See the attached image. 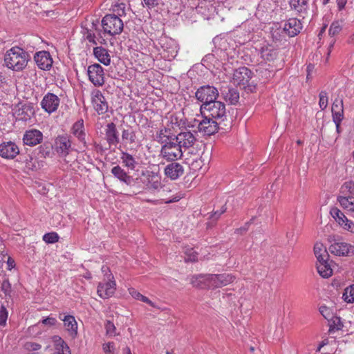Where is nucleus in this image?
Segmentation results:
<instances>
[{
  "label": "nucleus",
  "instance_id": "obj_6",
  "mask_svg": "<svg viewBox=\"0 0 354 354\" xmlns=\"http://www.w3.org/2000/svg\"><path fill=\"white\" fill-rule=\"evenodd\" d=\"M219 93L217 88L211 85L200 86L195 93V97L202 103L201 106L209 105L216 101Z\"/></svg>",
  "mask_w": 354,
  "mask_h": 354
},
{
  "label": "nucleus",
  "instance_id": "obj_9",
  "mask_svg": "<svg viewBox=\"0 0 354 354\" xmlns=\"http://www.w3.org/2000/svg\"><path fill=\"white\" fill-rule=\"evenodd\" d=\"M159 44L162 49L161 54L165 59L171 60L176 57L178 54V46L174 39L162 36L159 39Z\"/></svg>",
  "mask_w": 354,
  "mask_h": 354
},
{
  "label": "nucleus",
  "instance_id": "obj_35",
  "mask_svg": "<svg viewBox=\"0 0 354 354\" xmlns=\"http://www.w3.org/2000/svg\"><path fill=\"white\" fill-rule=\"evenodd\" d=\"M120 158L123 165L131 170H134L138 165L136 158L131 154L126 151L121 152Z\"/></svg>",
  "mask_w": 354,
  "mask_h": 354
},
{
  "label": "nucleus",
  "instance_id": "obj_8",
  "mask_svg": "<svg viewBox=\"0 0 354 354\" xmlns=\"http://www.w3.org/2000/svg\"><path fill=\"white\" fill-rule=\"evenodd\" d=\"M53 147L59 156H67L73 150L71 136L66 133L58 135L55 139Z\"/></svg>",
  "mask_w": 354,
  "mask_h": 354
},
{
  "label": "nucleus",
  "instance_id": "obj_26",
  "mask_svg": "<svg viewBox=\"0 0 354 354\" xmlns=\"http://www.w3.org/2000/svg\"><path fill=\"white\" fill-rule=\"evenodd\" d=\"M115 281L109 279V281L100 283L97 286V295L102 299L111 297L115 290Z\"/></svg>",
  "mask_w": 354,
  "mask_h": 354
},
{
  "label": "nucleus",
  "instance_id": "obj_40",
  "mask_svg": "<svg viewBox=\"0 0 354 354\" xmlns=\"http://www.w3.org/2000/svg\"><path fill=\"white\" fill-rule=\"evenodd\" d=\"M100 35V33H99ZM86 39L87 41H88L90 43H91L93 45H97L99 44H105L106 40L102 38L101 35H99V37H97L94 33L91 32V31H88L86 35Z\"/></svg>",
  "mask_w": 354,
  "mask_h": 354
},
{
  "label": "nucleus",
  "instance_id": "obj_56",
  "mask_svg": "<svg viewBox=\"0 0 354 354\" xmlns=\"http://www.w3.org/2000/svg\"><path fill=\"white\" fill-rule=\"evenodd\" d=\"M102 348L104 352L106 354H113L114 351V343L113 342H108L105 343L102 346Z\"/></svg>",
  "mask_w": 354,
  "mask_h": 354
},
{
  "label": "nucleus",
  "instance_id": "obj_1",
  "mask_svg": "<svg viewBox=\"0 0 354 354\" xmlns=\"http://www.w3.org/2000/svg\"><path fill=\"white\" fill-rule=\"evenodd\" d=\"M235 277L227 273L220 274H200L192 276L190 283L201 288H216L227 286L234 281Z\"/></svg>",
  "mask_w": 354,
  "mask_h": 354
},
{
  "label": "nucleus",
  "instance_id": "obj_17",
  "mask_svg": "<svg viewBox=\"0 0 354 354\" xmlns=\"http://www.w3.org/2000/svg\"><path fill=\"white\" fill-rule=\"evenodd\" d=\"M329 251L337 256H348L354 253V247L346 242L335 241L330 245Z\"/></svg>",
  "mask_w": 354,
  "mask_h": 354
},
{
  "label": "nucleus",
  "instance_id": "obj_31",
  "mask_svg": "<svg viewBox=\"0 0 354 354\" xmlns=\"http://www.w3.org/2000/svg\"><path fill=\"white\" fill-rule=\"evenodd\" d=\"M93 54L95 57L105 66H108L111 63V57L108 50L102 47H95L93 48Z\"/></svg>",
  "mask_w": 354,
  "mask_h": 354
},
{
  "label": "nucleus",
  "instance_id": "obj_34",
  "mask_svg": "<svg viewBox=\"0 0 354 354\" xmlns=\"http://www.w3.org/2000/svg\"><path fill=\"white\" fill-rule=\"evenodd\" d=\"M317 270L320 276L324 278H328L331 276L333 270L328 263V259H323L317 261Z\"/></svg>",
  "mask_w": 354,
  "mask_h": 354
},
{
  "label": "nucleus",
  "instance_id": "obj_12",
  "mask_svg": "<svg viewBox=\"0 0 354 354\" xmlns=\"http://www.w3.org/2000/svg\"><path fill=\"white\" fill-rule=\"evenodd\" d=\"M91 103L97 114H104L108 111V102L100 90L95 89L91 92Z\"/></svg>",
  "mask_w": 354,
  "mask_h": 354
},
{
  "label": "nucleus",
  "instance_id": "obj_50",
  "mask_svg": "<svg viewBox=\"0 0 354 354\" xmlns=\"http://www.w3.org/2000/svg\"><path fill=\"white\" fill-rule=\"evenodd\" d=\"M8 313L6 308L3 306H1L0 308V326H6L8 319Z\"/></svg>",
  "mask_w": 354,
  "mask_h": 354
},
{
  "label": "nucleus",
  "instance_id": "obj_54",
  "mask_svg": "<svg viewBox=\"0 0 354 354\" xmlns=\"http://www.w3.org/2000/svg\"><path fill=\"white\" fill-rule=\"evenodd\" d=\"M160 0H142V5L147 9H152L159 4Z\"/></svg>",
  "mask_w": 354,
  "mask_h": 354
},
{
  "label": "nucleus",
  "instance_id": "obj_42",
  "mask_svg": "<svg viewBox=\"0 0 354 354\" xmlns=\"http://www.w3.org/2000/svg\"><path fill=\"white\" fill-rule=\"evenodd\" d=\"M343 299L347 303L354 302V285L350 286L344 290Z\"/></svg>",
  "mask_w": 354,
  "mask_h": 354
},
{
  "label": "nucleus",
  "instance_id": "obj_41",
  "mask_svg": "<svg viewBox=\"0 0 354 354\" xmlns=\"http://www.w3.org/2000/svg\"><path fill=\"white\" fill-rule=\"evenodd\" d=\"M111 10L113 12L111 15H115L121 17L125 15V4L124 3H116L111 6Z\"/></svg>",
  "mask_w": 354,
  "mask_h": 354
},
{
  "label": "nucleus",
  "instance_id": "obj_10",
  "mask_svg": "<svg viewBox=\"0 0 354 354\" xmlns=\"http://www.w3.org/2000/svg\"><path fill=\"white\" fill-rule=\"evenodd\" d=\"M196 136V132H192L190 130L185 129L175 136L174 140H176L182 150H186L194 147L195 143L197 142Z\"/></svg>",
  "mask_w": 354,
  "mask_h": 354
},
{
  "label": "nucleus",
  "instance_id": "obj_39",
  "mask_svg": "<svg viewBox=\"0 0 354 354\" xmlns=\"http://www.w3.org/2000/svg\"><path fill=\"white\" fill-rule=\"evenodd\" d=\"M330 213L333 218L337 223H338L340 226L344 224L345 218H347L346 216L337 207L331 208Z\"/></svg>",
  "mask_w": 354,
  "mask_h": 354
},
{
  "label": "nucleus",
  "instance_id": "obj_19",
  "mask_svg": "<svg viewBox=\"0 0 354 354\" xmlns=\"http://www.w3.org/2000/svg\"><path fill=\"white\" fill-rule=\"evenodd\" d=\"M19 153L18 146L12 141L0 144V156L6 159H13Z\"/></svg>",
  "mask_w": 354,
  "mask_h": 354
},
{
  "label": "nucleus",
  "instance_id": "obj_60",
  "mask_svg": "<svg viewBox=\"0 0 354 354\" xmlns=\"http://www.w3.org/2000/svg\"><path fill=\"white\" fill-rule=\"evenodd\" d=\"M57 320L53 317H47L42 320V324L45 325L53 326L56 324Z\"/></svg>",
  "mask_w": 354,
  "mask_h": 354
},
{
  "label": "nucleus",
  "instance_id": "obj_48",
  "mask_svg": "<svg viewBox=\"0 0 354 354\" xmlns=\"http://www.w3.org/2000/svg\"><path fill=\"white\" fill-rule=\"evenodd\" d=\"M344 110V102L342 99H335L332 104L331 112Z\"/></svg>",
  "mask_w": 354,
  "mask_h": 354
},
{
  "label": "nucleus",
  "instance_id": "obj_53",
  "mask_svg": "<svg viewBox=\"0 0 354 354\" xmlns=\"http://www.w3.org/2000/svg\"><path fill=\"white\" fill-rule=\"evenodd\" d=\"M41 347V346L40 344L35 343V342H26L24 344L25 349L27 351H37V350L40 349Z\"/></svg>",
  "mask_w": 354,
  "mask_h": 354
},
{
  "label": "nucleus",
  "instance_id": "obj_59",
  "mask_svg": "<svg viewBox=\"0 0 354 354\" xmlns=\"http://www.w3.org/2000/svg\"><path fill=\"white\" fill-rule=\"evenodd\" d=\"M319 312L326 319H328L330 316V310L326 306H321L319 308Z\"/></svg>",
  "mask_w": 354,
  "mask_h": 354
},
{
  "label": "nucleus",
  "instance_id": "obj_57",
  "mask_svg": "<svg viewBox=\"0 0 354 354\" xmlns=\"http://www.w3.org/2000/svg\"><path fill=\"white\" fill-rule=\"evenodd\" d=\"M1 290L6 294L9 295L11 292V285L8 280L3 281L1 283Z\"/></svg>",
  "mask_w": 354,
  "mask_h": 354
},
{
  "label": "nucleus",
  "instance_id": "obj_14",
  "mask_svg": "<svg viewBox=\"0 0 354 354\" xmlns=\"http://www.w3.org/2000/svg\"><path fill=\"white\" fill-rule=\"evenodd\" d=\"M44 136L41 131L36 129L26 130L23 136V142L25 145L34 147L41 144Z\"/></svg>",
  "mask_w": 354,
  "mask_h": 354
},
{
  "label": "nucleus",
  "instance_id": "obj_7",
  "mask_svg": "<svg viewBox=\"0 0 354 354\" xmlns=\"http://www.w3.org/2000/svg\"><path fill=\"white\" fill-rule=\"evenodd\" d=\"M183 152L176 140L162 145L160 156L167 162H174L183 157Z\"/></svg>",
  "mask_w": 354,
  "mask_h": 354
},
{
  "label": "nucleus",
  "instance_id": "obj_64",
  "mask_svg": "<svg viewBox=\"0 0 354 354\" xmlns=\"http://www.w3.org/2000/svg\"><path fill=\"white\" fill-rule=\"evenodd\" d=\"M7 263L10 270L14 268L15 266V261L10 257L8 258Z\"/></svg>",
  "mask_w": 354,
  "mask_h": 354
},
{
  "label": "nucleus",
  "instance_id": "obj_38",
  "mask_svg": "<svg viewBox=\"0 0 354 354\" xmlns=\"http://www.w3.org/2000/svg\"><path fill=\"white\" fill-rule=\"evenodd\" d=\"M343 196H348L354 198V182L352 180L345 182L340 188Z\"/></svg>",
  "mask_w": 354,
  "mask_h": 354
},
{
  "label": "nucleus",
  "instance_id": "obj_32",
  "mask_svg": "<svg viewBox=\"0 0 354 354\" xmlns=\"http://www.w3.org/2000/svg\"><path fill=\"white\" fill-rule=\"evenodd\" d=\"M290 8L301 15H306L308 10V0H290Z\"/></svg>",
  "mask_w": 354,
  "mask_h": 354
},
{
  "label": "nucleus",
  "instance_id": "obj_13",
  "mask_svg": "<svg viewBox=\"0 0 354 354\" xmlns=\"http://www.w3.org/2000/svg\"><path fill=\"white\" fill-rule=\"evenodd\" d=\"M60 104V99L54 93H47L41 101L40 105L42 109L48 114L55 112Z\"/></svg>",
  "mask_w": 354,
  "mask_h": 354
},
{
  "label": "nucleus",
  "instance_id": "obj_20",
  "mask_svg": "<svg viewBox=\"0 0 354 354\" xmlns=\"http://www.w3.org/2000/svg\"><path fill=\"white\" fill-rule=\"evenodd\" d=\"M34 59L38 68L41 70L48 71L52 67L53 59L47 51L43 50L36 53Z\"/></svg>",
  "mask_w": 354,
  "mask_h": 354
},
{
  "label": "nucleus",
  "instance_id": "obj_22",
  "mask_svg": "<svg viewBox=\"0 0 354 354\" xmlns=\"http://www.w3.org/2000/svg\"><path fill=\"white\" fill-rule=\"evenodd\" d=\"M164 174L166 177L175 180L183 175L184 167L179 162L174 161L165 167Z\"/></svg>",
  "mask_w": 354,
  "mask_h": 354
},
{
  "label": "nucleus",
  "instance_id": "obj_4",
  "mask_svg": "<svg viewBox=\"0 0 354 354\" xmlns=\"http://www.w3.org/2000/svg\"><path fill=\"white\" fill-rule=\"evenodd\" d=\"M102 33L104 35L115 36L120 35L124 28L122 19L115 15L107 14L102 19Z\"/></svg>",
  "mask_w": 354,
  "mask_h": 354
},
{
  "label": "nucleus",
  "instance_id": "obj_27",
  "mask_svg": "<svg viewBox=\"0 0 354 354\" xmlns=\"http://www.w3.org/2000/svg\"><path fill=\"white\" fill-rule=\"evenodd\" d=\"M278 53V49L270 44L263 46L260 50V56L266 62L274 61L277 59Z\"/></svg>",
  "mask_w": 354,
  "mask_h": 354
},
{
  "label": "nucleus",
  "instance_id": "obj_44",
  "mask_svg": "<svg viewBox=\"0 0 354 354\" xmlns=\"http://www.w3.org/2000/svg\"><path fill=\"white\" fill-rule=\"evenodd\" d=\"M319 106L321 110H325L328 106V93L326 91H322L319 95Z\"/></svg>",
  "mask_w": 354,
  "mask_h": 354
},
{
  "label": "nucleus",
  "instance_id": "obj_16",
  "mask_svg": "<svg viewBox=\"0 0 354 354\" xmlns=\"http://www.w3.org/2000/svg\"><path fill=\"white\" fill-rule=\"evenodd\" d=\"M221 124L217 120H213L204 116V119L198 125V131L205 136H211L217 132Z\"/></svg>",
  "mask_w": 354,
  "mask_h": 354
},
{
  "label": "nucleus",
  "instance_id": "obj_36",
  "mask_svg": "<svg viewBox=\"0 0 354 354\" xmlns=\"http://www.w3.org/2000/svg\"><path fill=\"white\" fill-rule=\"evenodd\" d=\"M337 201L339 203L341 207L349 212H353L354 210V198L348 196H339Z\"/></svg>",
  "mask_w": 354,
  "mask_h": 354
},
{
  "label": "nucleus",
  "instance_id": "obj_55",
  "mask_svg": "<svg viewBox=\"0 0 354 354\" xmlns=\"http://www.w3.org/2000/svg\"><path fill=\"white\" fill-rule=\"evenodd\" d=\"M344 230L354 233V223L352 221L345 218L344 224L341 225Z\"/></svg>",
  "mask_w": 354,
  "mask_h": 354
},
{
  "label": "nucleus",
  "instance_id": "obj_15",
  "mask_svg": "<svg viewBox=\"0 0 354 354\" xmlns=\"http://www.w3.org/2000/svg\"><path fill=\"white\" fill-rule=\"evenodd\" d=\"M252 71L247 67H240L233 73L232 82L239 86L245 85L252 79Z\"/></svg>",
  "mask_w": 354,
  "mask_h": 354
},
{
  "label": "nucleus",
  "instance_id": "obj_11",
  "mask_svg": "<svg viewBox=\"0 0 354 354\" xmlns=\"http://www.w3.org/2000/svg\"><path fill=\"white\" fill-rule=\"evenodd\" d=\"M87 73L89 80L95 86H102L104 84V68L99 64L90 65Z\"/></svg>",
  "mask_w": 354,
  "mask_h": 354
},
{
  "label": "nucleus",
  "instance_id": "obj_37",
  "mask_svg": "<svg viewBox=\"0 0 354 354\" xmlns=\"http://www.w3.org/2000/svg\"><path fill=\"white\" fill-rule=\"evenodd\" d=\"M314 253L317 261L328 259V254L327 252L326 248L321 243H315L314 246Z\"/></svg>",
  "mask_w": 354,
  "mask_h": 354
},
{
  "label": "nucleus",
  "instance_id": "obj_43",
  "mask_svg": "<svg viewBox=\"0 0 354 354\" xmlns=\"http://www.w3.org/2000/svg\"><path fill=\"white\" fill-rule=\"evenodd\" d=\"M59 236L57 232L46 233L43 236V241L48 244H53L59 241Z\"/></svg>",
  "mask_w": 354,
  "mask_h": 354
},
{
  "label": "nucleus",
  "instance_id": "obj_46",
  "mask_svg": "<svg viewBox=\"0 0 354 354\" xmlns=\"http://www.w3.org/2000/svg\"><path fill=\"white\" fill-rule=\"evenodd\" d=\"M104 327H105L106 333L107 335H109L110 337H113V336L115 335L116 328L112 322L106 321Z\"/></svg>",
  "mask_w": 354,
  "mask_h": 354
},
{
  "label": "nucleus",
  "instance_id": "obj_52",
  "mask_svg": "<svg viewBox=\"0 0 354 354\" xmlns=\"http://www.w3.org/2000/svg\"><path fill=\"white\" fill-rule=\"evenodd\" d=\"M129 293L134 299L142 301L143 302L147 301V297L142 295L134 288L129 289Z\"/></svg>",
  "mask_w": 354,
  "mask_h": 354
},
{
  "label": "nucleus",
  "instance_id": "obj_62",
  "mask_svg": "<svg viewBox=\"0 0 354 354\" xmlns=\"http://www.w3.org/2000/svg\"><path fill=\"white\" fill-rule=\"evenodd\" d=\"M226 209V207L225 206H223L220 211L214 212V216H215V218L217 219L222 214L225 212Z\"/></svg>",
  "mask_w": 354,
  "mask_h": 354
},
{
  "label": "nucleus",
  "instance_id": "obj_61",
  "mask_svg": "<svg viewBox=\"0 0 354 354\" xmlns=\"http://www.w3.org/2000/svg\"><path fill=\"white\" fill-rule=\"evenodd\" d=\"M347 3V0H337V8L339 11L344 9L346 4Z\"/></svg>",
  "mask_w": 354,
  "mask_h": 354
},
{
  "label": "nucleus",
  "instance_id": "obj_49",
  "mask_svg": "<svg viewBox=\"0 0 354 354\" xmlns=\"http://www.w3.org/2000/svg\"><path fill=\"white\" fill-rule=\"evenodd\" d=\"M342 30V27L338 21H334L331 24L329 28V35L334 36L339 33Z\"/></svg>",
  "mask_w": 354,
  "mask_h": 354
},
{
  "label": "nucleus",
  "instance_id": "obj_30",
  "mask_svg": "<svg viewBox=\"0 0 354 354\" xmlns=\"http://www.w3.org/2000/svg\"><path fill=\"white\" fill-rule=\"evenodd\" d=\"M224 100L231 104H236L239 100V93L234 88H227L221 91Z\"/></svg>",
  "mask_w": 354,
  "mask_h": 354
},
{
  "label": "nucleus",
  "instance_id": "obj_18",
  "mask_svg": "<svg viewBox=\"0 0 354 354\" xmlns=\"http://www.w3.org/2000/svg\"><path fill=\"white\" fill-rule=\"evenodd\" d=\"M105 140L110 148H116L120 143L119 132L113 122L108 123L105 128Z\"/></svg>",
  "mask_w": 354,
  "mask_h": 354
},
{
  "label": "nucleus",
  "instance_id": "obj_3",
  "mask_svg": "<svg viewBox=\"0 0 354 354\" xmlns=\"http://www.w3.org/2000/svg\"><path fill=\"white\" fill-rule=\"evenodd\" d=\"M201 113L222 124L227 120V115L225 104L220 101H214L209 105L200 106Z\"/></svg>",
  "mask_w": 354,
  "mask_h": 354
},
{
  "label": "nucleus",
  "instance_id": "obj_24",
  "mask_svg": "<svg viewBox=\"0 0 354 354\" xmlns=\"http://www.w3.org/2000/svg\"><path fill=\"white\" fill-rule=\"evenodd\" d=\"M301 29L302 24L301 21L296 18H290L284 24L281 31L289 37H295L300 32Z\"/></svg>",
  "mask_w": 354,
  "mask_h": 354
},
{
  "label": "nucleus",
  "instance_id": "obj_45",
  "mask_svg": "<svg viewBox=\"0 0 354 354\" xmlns=\"http://www.w3.org/2000/svg\"><path fill=\"white\" fill-rule=\"evenodd\" d=\"M332 118L335 126L338 127L344 119V110L332 112Z\"/></svg>",
  "mask_w": 354,
  "mask_h": 354
},
{
  "label": "nucleus",
  "instance_id": "obj_25",
  "mask_svg": "<svg viewBox=\"0 0 354 354\" xmlns=\"http://www.w3.org/2000/svg\"><path fill=\"white\" fill-rule=\"evenodd\" d=\"M111 174L115 178L128 186H131L135 183V179L133 176L129 175V174L119 165L114 166L111 169Z\"/></svg>",
  "mask_w": 354,
  "mask_h": 354
},
{
  "label": "nucleus",
  "instance_id": "obj_2",
  "mask_svg": "<svg viewBox=\"0 0 354 354\" xmlns=\"http://www.w3.org/2000/svg\"><path fill=\"white\" fill-rule=\"evenodd\" d=\"M30 56L28 52L19 46H13L4 55V64L9 69L19 72L28 65Z\"/></svg>",
  "mask_w": 354,
  "mask_h": 354
},
{
  "label": "nucleus",
  "instance_id": "obj_21",
  "mask_svg": "<svg viewBox=\"0 0 354 354\" xmlns=\"http://www.w3.org/2000/svg\"><path fill=\"white\" fill-rule=\"evenodd\" d=\"M59 318L64 322V326L69 336L75 339L77 335V323L73 315L60 314Z\"/></svg>",
  "mask_w": 354,
  "mask_h": 354
},
{
  "label": "nucleus",
  "instance_id": "obj_28",
  "mask_svg": "<svg viewBox=\"0 0 354 354\" xmlns=\"http://www.w3.org/2000/svg\"><path fill=\"white\" fill-rule=\"evenodd\" d=\"M174 138L175 135L172 133L171 130L169 128L163 127L156 132L155 140L163 145L165 143L174 140Z\"/></svg>",
  "mask_w": 354,
  "mask_h": 354
},
{
  "label": "nucleus",
  "instance_id": "obj_51",
  "mask_svg": "<svg viewBox=\"0 0 354 354\" xmlns=\"http://www.w3.org/2000/svg\"><path fill=\"white\" fill-rule=\"evenodd\" d=\"M186 261L194 262L198 260V253L196 252L192 248L186 251Z\"/></svg>",
  "mask_w": 354,
  "mask_h": 354
},
{
  "label": "nucleus",
  "instance_id": "obj_23",
  "mask_svg": "<svg viewBox=\"0 0 354 354\" xmlns=\"http://www.w3.org/2000/svg\"><path fill=\"white\" fill-rule=\"evenodd\" d=\"M71 133L77 138V141L82 145L84 147H86V133L85 131L84 120L82 119L78 120L75 122L71 129Z\"/></svg>",
  "mask_w": 354,
  "mask_h": 354
},
{
  "label": "nucleus",
  "instance_id": "obj_58",
  "mask_svg": "<svg viewBox=\"0 0 354 354\" xmlns=\"http://www.w3.org/2000/svg\"><path fill=\"white\" fill-rule=\"evenodd\" d=\"M247 92L253 93L257 89V86L253 82H248L245 85L242 86Z\"/></svg>",
  "mask_w": 354,
  "mask_h": 354
},
{
  "label": "nucleus",
  "instance_id": "obj_5",
  "mask_svg": "<svg viewBox=\"0 0 354 354\" xmlns=\"http://www.w3.org/2000/svg\"><path fill=\"white\" fill-rule=\"evenodd\" d=\"M141 183L144 185L145 189L151 193L159 192L163 187L160 173L152 170L146 169L142 171Z\"/></svg>",
  "mask_w": 354,
  "mask_h": 354
},
{
  "label": "nucleus",
  "instance_id": "obj_63",
  "mask_svg": "<svg viewBox=\"0 0 354 354\" xmlns=\"http://www.w3.org/2000/svg\"><path fill=\"white\" fill-rule=\"evenodd\" d=\"M269 3L268 0H263L259 4L258 8L259 10H263V8H266V4Z\"/></svg>",
  "mask_w": 354,
  "mask_h": 354
},
{
  "label": "nucleus",
  "instance_id": "obj_29",
  "mask_svg": "<svg viewBox=\"0 0 354 354\" xmlns=\"http://www.w3.org/2000/svg\"><path fill=\"white\" fill-rule=\"evenodd\" d=\"M16 114L19 120L26 122L35 114L34 108L29 104H25L18 109Z\"/></svg>",
  "mask_w": 354,
  "mask_h": 354
},
{
  "label": "nucleus",
  "instance_id": "obj_47",
  "mask_svg": "<svg viewBox=\"0 0 354 354\" xmlns=\"http://www.w3.org/2000/svg\"><path fill=\"white\" fill-rule=\"evenodd\" d=\"M37 149L38 155L41 158H46L50 155V150L48 145H40Z\"/></svg>",
  "mask_w": 354,
  "mask_h": 354
},
{
  "label": "nucleus",
  "instance_id": "obj_33",
  "mask_svg": "<svg viewBox=\"0 0 354 354\" xmlns=\"http://www.w3.org/2000/svg\"><path fill=\"white\" fill-rule=\"evenodd\" d=\"M136 141V133L131 127L122 130L121 145H122L124 147H126L128 145L134 144Z\"/></svg>",
  "mask_w": 354,
  "mask_h": 354
}]
</instances>
